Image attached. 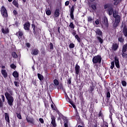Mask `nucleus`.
Instances as JSON below:
<instances>
[{
	"instance_id": "1",
	"label": "nucleus",
	"mask_w": 127,
	"mask_h": 127,
	"mask_svg": "<svg viewBox=\"0 0 127 127\" xmlns=\"http://www.w3.org/2000/svg\"><path fill=\"white\" fill-rule=\"evenodd\" d=\"M8 92L4 93V96L7 100V103L10 107H12L13 106V102H14V98L13 97L12 95H13V91L12 90L7 89Z\"/></svg>"
},
{
	"instance_id": "2",
	"label": "nucleus",
	"mask_w": 127,
	"mask_h": 127,
	"mask_svg": "<svg viewBox=\"0 0 127 127\" xmlns=\"http://www.w3.org/2000/svg\"><path fill=\"white\" fill-rule=\"evenodd\" d=\"M113 17H114L115 19L113 23V28L116 29V28L120 25V23L121 22V15L114 13Z\"/></svg>"
},
{
	"instance_id": "3",
	"label": "nucleus",
	"mask_w": 127,
	"mask_h": 127,
	"mask_svg": "<svg viewBox=\"0 0 127 127\" xmlns=\"http://www.w3.org/2000/svg\"><path fill=\"white\" fill-rule=\"evenodd\" d=\"M92 62L93 64H101L102 63V56L98 55L93 57Z\"/></svg>"
},
{
	"instance_id": "4",
	"label": "nucleus",
	"mask_w": 127,
	"mask_h": 127,
	"mask_svg": "<svg viewBox=\"0 0 127 127\" xmlns=\"http://www.w3.org/2000/svg\"><path fill=\"white\" fill-rule=\"evenodd\" d=\"M31 26L33 29V33L34 35H37V34H39V31H41V29L40 28L37 29V27H36V26H35V24H34V21H32Z\"/></svg>"
},
{
	"instance_id": "5",
	"label": "nucleus",
	"mask_w": 127,
	"mask_h": 127,
	"mask_svg": "<svg viewBox=\"0 0 127 127\" xmlns=\"http://www.w3.org/2000/svg\"><path fill=\"white\" fill-rule=\"evenodd\" d=\"M0 12L2 16L4 17V18H6L8 16V14H7V10L4 6H2L0 9Z\"/></svg>"
},
{
	"instance_id": "6",
	"label": "nucleus",
	"mask_w": 127,
	"mask_h": 127,
	"mask_svg": "<svg viewBox=\"0 0 127 127\" xmlns=\"http://www.w3.org/2000/svg\"><path fill=\"white\" fill-rule=\"evenodd\" d=\"M51 119L52 120L51 124L52 125L51 126V127H57V124H56V118L55 117V116L52 114Z\"/></svg>"
},
{
	"instance_id": "7",
	"label": "nucleus",
	"mask_w": 127,
	"mask_h": 127,
	"mask_svg": "<svg viewBox=\"0 0 127 127\" xmlns=\"http://www.w3.org/2000/svg\"><path fill=\"white\" fill-rule=\"evenodd\" d=\"M0 97H1V99L0 98V109H2L3 108V103L5 102V97L3 95H0Z\"/></svg>"
},
{
	"instance_id": "8",
	"label": "nucleus",
	"mask_w": 127,
	"mask_h": 127,
	"mask_svg": "<svg viewBox=\"0 0 127 127\" xmlns=\"http://www.w3.org/2000/svg\"><path fill=\"white\" fill-rule=\"evenodd\" d=\"M74 69H75V76H76V77H77V76H78V75H79V73H80V72L81 71V68L80 67V65H78V64H77L75 65Z\"/></svg>"
},
{
	"instance_id": "9",
	"label": "nucleus",
	"mask_w": 127,
	"mask_h": 127,
	"mask_svg": "<svg viewBox=\"0 0 127 127\" xmlns=\"http://www.w3.org/2000/svg\"><path fill=\"white\" fill-rule=\"evenodd\" d=\"M96 33V37L98 36L99 37H103V32L100 29H96L95 31Z\"/></svg>"
},
{
	"instance_id": "10",
	"label": "nucleus",
	"mask_w": 127,
	"mask_h": 127,
	"mask_svg": "<svg viewBox=\"0 0 127 127\" xmlns=\"http://www.w3.org/2000/svg\"><path fill=\"white\" fill-rule=\"evenodd\" d=\"M26 120L27 123L29 124H32V125H34V118H33V117L27 116V117L26 118Z\"/></svg>"
},
{
	"instance_id": "11",
	"label": "nucleus",
	"mask_w": 127,
	"mask_h": 127,
	"mask_svg": "<svg viewBox=\"0 0 127 127\" xmlns=\"http://www.w3.org/2000/svg\"><path fill=\"white\" fill-rule=\"evenodd\" d=\"M15 35L18 37V39H22V37H23V32L19 30L16 33Z\"/></svg>"
},
{
	"instance_id": "12",
	"label": "nucleus",
	"mask_w": 127,
	"mask_h": 127,
	"mask_svg": "<svg viewBox=\"0 0 127 127\" xmlns=\"http://www.w3.org/2000/svg\"><path fill=\"white\" fill-rule=\"evenodd\" d=\"M74 10L75 9H74V5H72L70 10V18H71L72 20H74Z\"/></svg>"
},
{
	"instance_id": "13",
	"label": "nucleus",
	"mask_w": 127,
	"mask_h": 127,
	"mask_svg": "<svg viewBox=\"0 0 127 127\" xmlns=\"http://www.w3.org/2000/svg\"><path fill=\"white\" fill-rule=\"evenodd\" d=\"M95 88H96V86L93 84L92 85L89 86V92L90 94H91V95H94V91L95 90Z\"/></svg>"
},
{
	"instance_id": "14",
	"label": "nucleus",
	"mask_w": 127,
	"mask_h": 127,
	"mask_svg": "<svg viewBox=\"0 0 127 127\" xmlns=\"http://www.w3.org/2000/svg\"><path fill=\"white\" fill-rule=\"evenodd\" d=\"M23 26L24 29H25V30H29L30 29V23L27 21L25 24H24Z\"/></svg>"
},
{
	"instance_id": "15",
	"label": "nucleus",
	"mask_w": 127,
	"mask_h": 127,
	"mask_svg": "<svg viewBox=\"0 0 127 127\" xmlns=\"http://www.w3.org/2000/svg\"><path fill=\"white\" fill-rule=\"evenodd\" d=\"M4 116H5V121L6 123H7V124L8 125V126H9V125H10V121L9 120V115H8V113H5Z\"/></svg>"
},
{
	"instance_id": "16",
	"label": "nucleus",
	"mask_w": 127,
	"mask_h": 127,
	"mask_svg": "<svg viewBox=\"0 0 127 127\" xmlns=\"http://www.w3.org/2000/svg\"><path fill=\"white\" fill-rule=\"evenodd\" d=\"M115 66L117 68H120V61L118 57H114Z\"/></svg>"
},
{
	"instance_id": "17",
	"label": "nucleus",
	"mask_w": 127,
	"mask_h": 127,
	"mask_svg": "<svg viewBox=\"0 0 127 127\" xmlns=\"http://www.w3.org/2000/svg\"><path fill=\"white\" fill-rule=\"evenodd\" d=\"M32 55H34L35 56L36 55H38L39 53V50H38V49L35 48L33 50H32L31 52Z\"/></svg>"
},
{
	"instance_id": "18",
	"label": "nucleus",
	"mask_w": 127,
	"mask_h": 127,
	"mask_svg": "<svg viewBox=\"0 0 127 127\" xmlns=\"http://www.w3.org/2000/svg\"><path fill=\"white\" fill-rule=\"evenodd\" d=\"M119 49V44L117 43H114L112 45V50L113 51H117Z\"/></svg>"
},
{
	"instance_id": "19",
	"label": "nucleus",
	"mask_w": 127,
	"mask_h": 127,
	"mask_svg": "<svg viewBox=\"0 0 127 127\" xmlns=\"http://www.w3.org/2000/svg\"><path fill=\"white\" fill-rule=\"evenodd\" d=\"M98 117L99 119L102 120L103 121L104 120V114H103V112H102V110H100V111L98 113Z\"/></svg>"
},
{
	"instance_id": "20",
	"label": "nucleus",
	"mask_w": 127,
	"mask_h": 127,
	"mask_svg": "<svg viewBox=\"0 0 127 127\" xmlns=\"http://www.w3.org/2000/svg\"><path fill=\"white\" fill-rule=\"evenodd\" d=\"M108 11L109 12V15H114V13H116V12L114 11V8L113 7H111L108 9Z\"/></svg>"
},
{
	"instance_id": "21",
	"label": "nucleus",
	"mask_w": 127,
	"mask_h": 127,
	"mask_svg": "<svg viewBox=\"0 0 127 127\" xmlns=\"http://www.w3.org/2000/svg\"><path fill=\"white\" fill-rule=\"evenodd\" d=\"M123 34L125 37H127V25L125 24L123 30Z\"/></svg>"
},
{
	"instance_id": "22",
	"label": "nucleus",
	"mask_w": 127,
	"mask_h": 127,
	"mask_svg": "<svg viewBox=\"0 0 127 127\" xmlns=\"http://www.w3.org/2000/svg\"><path fill=\"white\" fill-rule=\"evenodd\" d=\"M103 21V24L108 28V27H109V21L108 20V18H107V17L104 18Z\"/></svg>"
},
{
	"instance_id": "23",
	"label": "nucleus",
	"mask_w": 127,
	"mask_h": 127,
	"mask_svg": "<svg viewBox=\"0 0 127 127\" xmlns=\"http://www.w3.org/2000/svg\"><path fill=\"white\" fill-rule=\"evenodd\" d=\"M59 8H56L55 11L54 15L56 17H59L60 16V12Z\"/></svg>"
},
{
	"instance_id": "24",
	"label": "nucleus",
	"mask_w": 127,
	"mask_h": 127,
	"mask_svg": "<svg viewBox=\"0 0 127 127\" xmlns=\"http://www.w3.org/2000/svg\"><path fill=\"white\" fill-rule=\"evenodd\" d=\"M1 73L4 78H6L7 77V72L5 69H1Z\"/></svg>"
},
{
	"instance_id": "25",
	"label": "nucleus",
	"mask_w": 127,
	"mask_h": 127,
	"mask_svg": "<svg viewBox=\"0 0 127 127\" xmlns=\"http://www.w3.org/2000/svg\"><path fill=\"white\" fill-rule=\"evenodd\" d=\"M37 76L39 80H40V81H41V82H42L43 80H44V76H43L42 74L40 73H38Z\"/></svg>"
},
{
	"instance_id": "26",
	"label": "nucleus",
	"mask_w": 127,
	"mask_h": 127,
	"mask_svg": "<svg viewBox=\"0 0 127 127\" xmlns=\"http://www.w3.org/2000/svg\"><path fill=\"white\" fill-rule=\"evenodd\" d=\"M1 32L3 33V34H7L9 33V30L8 28H7L4 30V28L1 29Z\"/></svg>"
},
{
	"instance_id": "27",
	"label": "nucleus",
	"mask_w": 127,
	"mask_h": 127,
	"mask_svg": "<svg viewBox=\"0 0 127 127\" xmlns=\"http://www.w3.org/2000/svg\"><path fill=\"white\" fill-rule=\"evenodd\" d=\"M58 86L57 87L58 90H62L63 91H64V87H63V83H60Z\"/></svg>"
},
{
	"instance_id": "28",
	"label": "nucleus",
	"mask_w": 127,
	"mask_h": 127,
	"mask_svg": "<svg viewBox=\"0 0 127 127\" xmlns=\"http://www.w3.org/2000/svg\"><path fill=\"white\" fill-rule=\"evenodd\" d=\"M127 43L124 44L122 47V52H127Z\"/></svg>"
},
{
	"instance_id": "29",
	"label": "nucleus",
	"mask_w": 127,
	"mask_h": 127,
	"mask_svg": "<svg viewBox=\"0 0 127 127\" xmlns=\"http://www.w3.org/2000/svg\"><path fill=\"white\" fill-rule=\"evenodd\" d=\"M12 75L14 78H18L19 74H18V72L17 71H14Z\"/></svg>"
},
{
	"instance_id": "30",
	"label": "nucleus",
	"mask_w": 127,
	"mask_h": 127,
	"mask_svg": "<svg viewBox=\"0 0 127 127\" xmlns=\"http://www.w3.org/2000/svg\"><path fill=\"white\" fill-rule=\"evenodd\" d=\"M12 4H13V5H14L16 7H19V4H18V1L16 0H13V2H12Z\"/></svg>"
},
{
	"instance_id": "31",
	"label": "nucleus",
	"mask_w": 127,
	"mask_h": 127,
	"mask_svg": "<svg viewBox=\"0 0 127 127\" xmlns=\"http://www.w3.org/2000/svg\"><path fill=\"white\" fill-rule=\"evenodd\" d=\"M11 55H12L13 58H14V59H16V58H17V57H18V56L17 55V54H16V53L15 52H12Z\"/></svg>"
},
{
	"instance_id": "32",
	"label": "nucleus",
	"mask_w": 127,
	"mask_h": 127,
	"mask_svg": "<svg viewBox=\"0 0 127 127\" xmlns=\"http://www.w3.org/2000/svg\"><path fill=\"white\" fill-rule=\"evenodd\" d=\"M122 56L123 58L127 59V52H122Z\"/></svg>"
},
{
	"instance_id": "33",
	"label": "nucleus",
	"mask_w": 127,
	"mask_h": 127,
	"mask_svg": "<svg viewBox=\"0 0 127 127\" xmlns=\"http://www.w3.org/2000/svg\"><path fill=\"white\" fill-rule=\"evenodd\" d=\"M101 37H102L97 36L96 37V38L98 40V41L100 43V44H103V42H104V40Z\"/></svg>"
},
{
	"instance_id": "34",
	"label": "nucleus",
	"mask_w": 127,
	"mask_h": 127,
	"mask_svg": "<svg viewBox=\"0 0 127 127\" xmlns=\"http://www.w3.org/2000/svg\"><path fill=\"white\" fill-rule=\"evenodd\" d=\"M68 99L69 101V104H70V105H71V106H72L73 108L74 109H75V111H76V105H75V104H74V103L73 102H72V101H71V100H70V98L69 97H68Z\"/></svg>"
},
{
	"instance_id": "35",
	"label": "nucleus",
	"mask_w": 127,
	"mask_h": 127,
	"mask_svg": "<svg viewBox=\"0 0 127 127\" xmlns=\"http://www.w3.org/2000/svg\"><path fill=\"white\" fill-rule=\"evenodd\" d=\"M90 7L93 10H97V5L95 4H92L91 5Z\"/></svg>"
},
{
	"instance_id": "36",
	"label": "nucleus",
	"mask_w": 127,
	"mask_h": 127,
	"mask_svg": "<svg viewBox=\"0 0 127 127\" xmlns=\"http://www.w3.org/2000/svg\"><path fill=\"white\" fill-rule=\"evenodd\" d=\"M122 0H113L114 2V5H118L119 3H120V2Z\"/></svg>"
},
{
	"instance_id": "37",
	"label": "nucleus",
	"mask_w": 127,
	"mask_h": 127,
	"mask_svg": "<svg viewBox=\"0 0 127 127\" xmlns=\"http://www.w3.org/2000/svg\"><path fill=\"white\" fill-rule=\"evenodd\" d=\"M64 127H68V120L66 118L64 121Z\"/></svg>"
},
{
	"instance_id": "38",
	"label": "nucleus",
	"mask_w": 127,
	"mask_h": 127,
	"mask_svg": "<svg viewBox=\"0 0 127 127\" xmlns=\"http://www.w3.org/2000/svg\"><path fill=\"white\" fill-rule=\"evenodd\" d=\"M106 97L107 99H109L111 98V93H110V91L109 90H107L106 92Z\"/></svg>"
},
{
	"instance_id": "39",
	"label": "nucleus",
	"mask_w": 127,
	"mask_h": 127,
	"mask_svg": "<svg viewBox=\"0 0 127 127\" xmlns=\"http://www.w3.org/2000/svg\"><path fill=\"white\" fill-rule=\"evenodd\" d=\"M10 68H11V69H13V70H15V69H16V65H15L14 64H11L10 65Z\"/></svg>"
},
{
	"instance_id": "40",
	"label": "nucleus",
	"mask_w": 127,
	"mask_h": 127,
	"mask_svg": "<svg viewBox=\"0 0 127 127\" xmlns=\"http://www.w3.org/2000/svg\"><path fill=\"white\" fill-rule=\"evenodd\" d=\"M118 41L119 42H121V43H123V42L125 41V39H124V38H123V36H122L118 38Z\"/></svg>"
},
{
	"instance_id": "41",
	"label": "nucleus",
	"mask_w": 127,
	"mask_h": 127,
	"mask_svg": "<svg viewBox=\"0 0 127 127\" xmlns=\"http://www.w3.org/2000/svg\"><path fill=\"white\" fill-rule=\"evenodd\" d=\"M103 122L104 127H109V124L108 123V122L105 121V120H103Z\"/></svg>"
},
{
	"instance_id": "42",
	"label": "nucleus",
	"mask_w": 127,
	"mask_h": 127,
	"mask_svg": "<svg viewBox=\"0 0 127 127\" xmlns=\"http://www.w3.org/2000/svg\"><path fill=\"white\" fill-rule=\"evenodd\" d=\"M109 102H110V99L107 98L105 100V101H104V104L107 106V105H109Z\"/></svg>"
},
{
	"instance_id": "43",
	"label": "nucleus",
	"mask_w": 127,
	"mask_h": 127,
	"mask_svg": "<svg viewBox=\"0 0 127 127\" xmlns=\"http://www.w3.org/2000/svg\"><path fill=\"white\" fill-rule=\"evenodd\" d=\"M54 83L56 86H59V81H58V79H54Z\"/></svg>"
},
{
	"instance_id": "44",
	"label": "nucleus",
	"mask_w": 127,
	"mask_h": 127,
	"mask_svg": "<svg viewBox=\"0 0 127 127\" xmlns=\"http://www.w3.org/2000/svg\"><path fill=\"white\" fill-rule=\"evenodd\" d=\"M69 27H70V28H71L72 29H74V28H75V26L74 25L73 22L70 23V24L69 25Z\"/></svg>"
},
{
	"instance_id": "45",
	"label": "nucleus",
	"mask_w": 127,
	"mask_h": 127,
	"mask_svg": "<svg viewBox=\"0 0 127 127\" xmlns=\"http://www.w3.org/2000/svg\"><path fill=\"white\" fill-rule=\"evenodd\" d=\"M16 115L17 116V118L19 119V120H21L22 119V117H21V114L20 113H16Z\"/></svg>"
},
{
	"instance_id": "46",
	"label": "nucleus",
	"mask_w": 127,
	"mask_h": 127,
	"mask_svg": "<svg viewBox=\"0 0 127 127\" xmlns=\"http://www.w3.org/2000/svg\"><path fill=\"white\" fill-rule=\"evenodd\" d=\"M53 86H54V83H51L49 86V89H50V91H51H51H53V89H54Z\"/></svg>"
},
{
	"instance_id": "47",
	"label": "nucleus",
	"mask_w": 127,
	"mask_h": 127,
	"mask_svg": "<svg viewBox=\"0 0 127 127\" xmlns=\"http://www.w3.org/2000/svg\"><path fill=\"white\" fill-rule=\"evenodd\" d=\"M75 39H77L78 42H81V38L79 37V36L78 35H76L75 36Z\"/></svg>"
},
{
	"instance_id": "48",
	"label": "nucleus",
	"mask_w": 127,
	"mask_h": 127,
	"mask_svg": "<svg viewBox=\"0 0 127 127\" xmlns=\"http://www.w3.org/2000/svg\"><path fill=\"white\" fill-rule=\"evenodd\" d=\"M121 83L123 87H127V81L125 80H122L121 81Z\"/></svg>"
},
{
	"instance_id": "49",
	"label": "nucleus",
	"mask_w": 127,
	"mask_h": 127,
	"mask_svg": "<svg viewBox=\"0 0 127 127\" xmlns=\"http://www.w3.org/2000/svg\"><path fill=\"white\" fill-rule=\"evenodd\" d=\"M115 67V62L113 61L111 62V65L110 66V68L113 70L114 68Z\"/></svg>"
},
{
	"instance_id": "50",
	"label": "nucleus",
	"mask_w": 127,
	"mask_h": 127,
	"mask_svg": "<svg viewBox=\"0 0 127 127\" xmlns=\"http://www.w3.org/2000/svg\"><path fill=\"white\" fill-rule=\"evenodd\" d=\"M49 46H50V49L51 50H54V47L53 46V44L52 43H50Z\"/></svg>"
},
{
	"instance_id": "51",
	"label": "nucleus",
	"mask_w": 127,
	"mask_h": 127,
	"mask_svg": "<svg viewBox=\"0 0 127 127\" xmlns=\"http://www.w3.org/2000/svg\"><path fill=\"white\" fill-rule=\"evenodd\" d=\"M69 47L70 49H73L75 47V44H73V43H71L69 44Z\"/></svg>"
},
{
	"instance_id": "52",
	"label": "nucleus",
	"mask_w": 127,
	"mask_h": 127,
	"mask_svg": "<svg viewBox=\"0 0 127 127\" xmlns=\"http://www.w3.org/2000/svg\"><path fill=\"white\" fill-rule=\"evenodd\" d=\"M71 77H69V78H68V79L67 80V85H71Z\"/></svg>"
},
{
	"instance_id": "53",
	"label": "nucleus",
	"mask_w": 127,
	"mask_h": 127,
	"mask_svg": "<svg viewBox=\"0 0 127 127\" xmlns=\"http://www.w3.org/2000/svg\"><path fill=\"white\" fill-rule=\"evenodd\" d=\"M32 83H33V85H34V86H37V82L36 79H32Z\"/></svg>"
},
{
	"instance_id": "54",
	"label": "nucleus",
	"mask_w": 127,
	"mask_h": 127,
	"mask_svg": "<svg viewBox=\"0 0 127 127\" xmlns=\"http://www.w3.org/2000/svg\"><path fill=\"white\" fill-rule=\"evenodd\" d=\"M46 13L47 15H51V10H47L46 11Z\"/></svg>"
},
{
	"instance_id": "55",
	"label": "nucleus",
	"mask_w": 127,
	"mask_h": 127,
	"mask_svg": "<svg viewBox=\"0 0 127 127\" xmlns=\"http://www.w3.org/2000/svg\"><path fill=\"white\" fill-rule=\"evenodd\" d=\"M110 4H106L104 5V9H107V8H110Z\"/></svg>"
},
{
	"instance_id": "56",
	"label": "nucleus",
	"mask_w": 127,
	"mask_h": 127,
	"mask_svg": "<svg viewBox=\"0 0 127 127\" xmlns=\"http://www.w3.org/2000/svg\"><path fill=\"white\" fill-rule=\"evenodd\" d=\"M14 84L16 87H19V82L17 81H14Z\"/></svg>"
},
{
	"instance_id": "57",
	"label": "nucleus",
	"mask_w": 127,
	"mask_h": 127,
	"mask_svg": "<svg viewBox=\"0 0 127 127\" xmlns=\"http://www.w3.org/2000/svg\"><path fill=\"white\" fill-rule=\"evenodd\" d=\"M87 18H88L87 20L89 22H92V21L93 20L92 17L89 16V17H88Z\"/></svg>"
},
{
	"instance_id": "58",
	"label": "nucleus",
	"mask_w": 127,
	"mask_h": 127,
	"mask_svg": "<svg viewBox=\"0 0 127 127\" xmlns=\"http://www.w3.org/2000/svg\"><path fill=\"white\" fill-rule=\"evenodd\" d=\"M13 14L16 16L17 15V11L16 10H13Z\"/></svg>"
},
{
	"instance_id": "59",
	"label": "nucleus",
	"mask_w": 127,
	"mask_h": 127,
	"mask_svg": "<svg viewBox=\"0 0 127 127\" xmlns=\"http://www.w3.org/2000/svg\"><path fill=\"white\" fill-rule=\"evenodd\" d=\"M39 122L41 123V124H44V120L42 118H40L39 119Z\"/></svg>"
},
{
	"instance_id": "60",
	"label": "nucleus",
	"mask_w": 127,
	"mask_h": 127,
	"mask_svg": "<svg viewBox=\"0 0 127 127\" xmlns=\"http://www.w3.org/2000/svg\"><path fill=\"white\" fill-rule=\"evenodd\" d=\"M75 112H76V117H78L79 118H80V115H79V113L78 112V110H77V109H76L75 110Z\"/></svg>"
},
{
	"instance_id": "61",
	"label": "nucleus",
	"mask_w": 127,
	"mask_h": 127,
	"mask_svg": "<svg viewBox=\"0 0 127 127\" xmlns=\"http://www.w3.org/2000/svg\"><path fill=\"white\" fill-rule=\"evenodd\" d=\"M30 43H26V46L28 48H29L30 47Z\"/></svg>"
},
{
	"instance_id": "62",
	"label": "nucleus",
	"mask_w": 127,
	"mask_h": 127,
	"mask_svg": "<svg viewBox=\"0 0 127 127\" xmlns=\"http://www.w3.org/2000/svg\"><path fill=\"white\" fill-rule=\"evenodd\" d=\"M69 3H70V2H69V1H66L65 2V6H67V5H69Z\"/></svg>"
},
{
	"instance_id": "63",
	"label": "nucleus",
	"mask_w": 127,
	"mask_h": 127,
	"mask_svg": "<svg viewBox=\"0 0 127 127\" xmlns=\"http://www.w3.org/2000/svg\"><path fill=\"white\" fill-rule=\"evenodd\" d=\"M95 24L98 25V24H100V21L99 20H96L95 21Z\"/></svg>"
},
{
	"instance_id": "64",
	"label": "nucleus",
	"mask_w": 127,
	"mask_h": 127,
	"mask_svg": "<svg viewBox=\"0 0 127 127\" xmlns=\"http://www.w3.org/2000/svg\"><path fill=\"white\" fill-rule=\"evenodd\" d=\"M41 54H42L43 55H45V54H46V53L45 52V50H42V52H41Z\"/></svg>"
}]
</instances>
